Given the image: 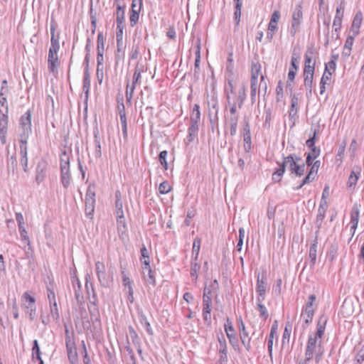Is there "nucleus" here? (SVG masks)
I'll return each instance as SVG.
<instances>
[{
	"mask_svg": "<svg viewBox=\"0 0 364 364\" xmlns=\"http://www.w3.org/2000/svg\"><path fill=\"white\" fill-rule=\"evenodd\" d=\"M318 171V169L316 168V166L311 165L310 171H309L306 176L303 179L302 183L300 185V188L302 187L304 185L313 181L317 176Z\"/></svg>",
	"mask_w": 364,
	"mask_h": 364,
	"instance_id": "27",
	"label": "nucleus"
},
{
	"mask_svg": "<svg viewBox=\"0 0 364 364\" xmlns=\"http://www.w3.org/2000/svg\"><path fill=\"white\" fill-rule=\"evenodd\" d=\"M139 13L140 11L131 10L129 19L132 25L136 24L137 23L139 18Z\"/></svg>",
	"mask_w": 364,
	"mask_h": 364,
	"instance_id": "50",
	"label": "nucleus"
},
{
	"mask_svg": "<svg viewBox=\"0 0 364 364\" xmlns=\"http://www.w3.org/2000/svg\"><path fill=\"white\" fill-rule=\"evenodd\" d=\"M21 239L25 240L28 244L29 243V237L28 236L27 231L26 230L24 225L18 227Z\"/></svg>",
	"mask_w": 364,
	"mask_h": 364,
	"instance_id": "54",
	"label": "nucleus"
},
{
	"mask_svg": "<svg viewBox=\"0 0 364 364\" xmlns=\"http://www.w3.org/2000/svg\"><path fill=\"white\" fill-rule=\"evenodd\" d=\"M281 18V14L280 11L277 10L274 11L270 18L269 24H268V31L267 35H270V38H272L275 33V31L277 30L278 27V23Z\"/></svg>",
	"mask_w": 364,
	"mask_h": 364,
	"instance_id": "15",
	"label": "nucleus"
},
{
	"mask_svg": "<svg viewBox=\"0 0 364 364\" xmlns=\"http://www.w3.org/2000/svg\"><path fill=\"white\" fill-rule=\"evenodd\" d=\"M22 298L26 303H28V305L26 306L27 308H32L34 306L36 299L29 294L28 291L24 292Z\"/></svg>",
	"mask_w": 364,
	"mask_h": 364,
	"instance_id": "38",
	"label": "nucleus"
},
{
	"mask_svg": "<svg viewBox=\"0 0 364 364\" xmlns=\"http://www.w3.org/2000/svg\"><path fill=\"white\" fill-rule=\"evenodd\" d=\"M0 107L3 109V112L6 110L7 113H9L7 99L5 96L0 97Z\"/></svg>",
	"mask_w": 364,
	"mask_h": 364,
	"instance_id": "55",
	"label": "nucleus"
},
{
	"mask_svg": "<svg viewBox=\"0 0 364 364\" xmlns=\"http://www.w3.org/2000/svg\"><path fill=\"white\" fill-rule=\"evenodd\" d=\"M119 114L122 123V132L124 138L127 137V120L124 104H122L121 107H119Z\"/></svg>",
	"mask_w": 364,
	"mask_h": 364,
	"instance_id": "25",
	"label": "nucleus"
},
{
	"mask_svg": "<svg viewBox=\"0 0 364 364\" xmlns=\"http://www.w3.org/2000/svg\"><path fill=\"white\" fill-rule=\"evenodd\" d=\"M21 123L23 125H31V113L29 111L26 113V115L21 117Z\"/></svg>",
	"mask_w": 364,
	"mask_h": 364,
	"instance_id": "53",
	"label": "nucleus"
},
{
	"mask_svg": "<svg viewBox=\"0 0 364 364\" xmlns=\"http://www.w3.org/2000/svg\"><path fill=\"white\" fill-rule=\"evenodd\" d=\"M360 217L359 205L355 203L354 204L351 213H350V233L353 235L357 229Z\"/></svg>",
	"mask_w": 364,
	"mask_h": 364,
	"instance_id": "16",
	"label": "nucleus"
},
{
	"mask_svg": "<svg viewBox=\"0 0 364 364\" xmlns=\"http://www.w3.org/2000/svg\"><path fill=\"white\" fill-rule=\"evenodd\" d=\"M172 191V186L168 181H164L159 186V192L161 195L167 194Z\"/></svg>",
	"mask_w": 364,
	"mask_h": 364,
	"instance_id": "32",
	"label": "nucleus"
},
{
	"mask_svg": "<svg viewBox=\"0 0 364 364\" xmlns=\"http://www.w3.org/2000/svg\"><path fill=\"white\" fill-rule=\"evenodd\" d=\"M95 210V200L93 198L91 199L90 202L86 200V208L85 211L87 214L92 215Z\"/></svg>",
	"mask_w": 364,
	"mask_h": 364,
	"instance_id": "47",
	"label": "nucleus"
},
{
	"mask_svg": "<svg viewBox=\"0 0 364 364\" xmlns=\"http://www.w3.org/2000/svg\"><path fill=\"white\" fill-rule=\"evenodd\" d=\"M284 161L282 162L280 167L277 168L272 174V181L274 182H280L285 172Z\"/></svg>",
	"mask_w": 364,
	"mask_h": 364,
	"instance_id": "29",
	"label": "nucleus"
},
{
	"mask_svg": "<svg viewBox=\"0 0 364 364\" xmlns=\"http://www.w3.org/2000/svg\"><path fill=\"white\" fill-rule=\"evenodd\" d=\"M290 335H291V326L290 325H287L285 328H284V331L283 332L282 342L284 343L286 339L287 341H289Z\"/></svg>",
	"mask_w": 364,
	"mask_h": 364,
	"instance_id": "56",
	"label": "nucleus"
},
{
	"mask_svg": "<svg viewBox=\"0 0 364 364\" xmlns=\"http://www.w3.org/2000/svg\"><path fill=\"white\" fill-rule=\"evenodd\" d=\"M360 176V169L359 168L353 169L348 177L347 187L350 190H354Z\"/></svg>",
	"mask_w": 364,
	"mask_h": 364,
	"instance_id": "23",
	"label": "nucleus"
},
{
	"mask_svg": "<svg viewBox=\"0 0 364 364\" xmlns=\"http://www.w3.org/2000/svg\"><path fill=\"white\" fill-rule=\"evenodd\" d=\"M336 60L337 57L336 55H333L331 60L326 63L324 70L334 73L336 68Z\"/></svg>",
	"mask_w": 364,
	"mask_h": 364,
	"instance_id": "34",
	"label": "nucleus"
},
{
	"mask_svg": "<svg viewBox=\"0 0 364 364\" xmlns=\"http://www.w3.org/2000/svg\"><path fill=\"white\" fill-rule=\"evenodd\" d=\"M225 331L231 344H235L237 342L235 328L232 321L229 318L227 319L225 323Z\"/></svg>",
	"mask_w": 364,
	"mask_h": 364,
	"instance_id": "22",
	"label": "nucleus"
},
{
	"mask_svg": "<svg viewBox=\"0 0 364 364\" xmlns=\"http://www.w3.org/2000/svg\"><path fill=\"white\" fill-rule=\"evenodd\" d=\"M200 119V106L198 104L194 105L193 113L191 116V121L194 124H197Z\"/></svg>",
	"mask_w": 364,
	"mask_h": 364,
	"instance_id": "36",
	"label": "nucleus"
},
{
	"mask_svg": "<svg viewBox=\"0 0 364 364\" xmlns=\"http://www.w3.org/2000/svg\"><path fill=\"white\" fill-rule=\"evenodd\" d=\"M317 246L318 239L317 237L313 241L309 248V257L311 259L312 264H315L317 257Z\"/></svg>",
	"mask_w": 364,
	"mask_h": 364,
	"instance_id": "28",
	"label": "nucleus"
},
{
	"mask_svg": "<svg viewBox=\"0 0 364 364\" xmlns=\"http://www.w3.org/2000/svg\"><path fill=\"white\" fill-rule=\"evenodd\" d=\"M144 70L142 68H139L137 65L135 68L134 73L133 75V79H132V84L129 85L128 84L126 87V98L127 101L130 102L132 97H133V93L134 92V90L136 88V86L137 84H139L141 82V73H143Z\"/></svg>",
	"mask_w": 364,
	"mask_h": 364,
	"instance_id": "7",
	"label": "nucleus"
},
{
	"mask_svg": "<svg viewBox=\"0 0 364 364\" xmlns=\"http://www.w3.org/2000/svg\"><path fill=\"white\" fill-rule=\"evenodd\" d=\"M50 313L54 319H58L59 311L58 309L57 301L55 303L50 304Z\"/></svg>",
	"mask_w": 364,
	"mask_h": 364,
	"instance_id": "43",
	"label": "nucleus"
},
{
	"mask_svg": "<svg viewBox=\"0 0 364 364\" xmlns=\"http://www.w3.org/2000/svg\"><path fill=\"white\" fill-rule=\"evenodd\" d=\"M90 87V77L88 73H85L83 78V89L88 92Z\"/></svg>",
	"mask_w": 364,
	"mask_h": 364,
	"instance_id": "51",
	"label": "nucleus"
},
{
	"mask_svg": "<svg viewBox=\"0 0 364 364\" xmlns=\"http://www.w3.org/2000/svg\"><path fill=\"white\" fill-rule=\"evenodd\" d=\"M140 262L141 263V269H143V267H147L151 266L149 255L146 256V257H140Z\"/></svg>",
	"mask_w": 364,
	"mask_h": 364,
	"instance_id": "62",
	"label": "nucleus"
},
{
	"mask_svg": "<svg viewBox=\"0 0 364 364\" xmlns=\"http://www.w3.org/2000/svg\"><path fill=\"white\" fill-rule=\"evenodd\" d=\"M168 151L166 150L161 151L159 154V161L165 171L168 170V162L166 161Z\"/></svg>",
	"mask_w": 364,
	"mask_h": 364,
	"instance_id": "37",
	"label": "nucleus"
},
{
	"mask_svg": "<svg viewBox=\"0 0 364 364\" xmlns=\"http://www.w3.org/2000/svg\"><path fill=\"white\" fill-rule=\"evenodd\" d=\"M66 349L68 359L71 364L79 363V356L77 350V346L75 344V339L70 338H68Z\"/></svg>",
	"mask_w": 364,
	"mask_h": 364,
	"instance_id": "12",
	"label": "nucleus"
},
{
	"mask_svg": "<svg viewBox=\"0 0 364 364\" xmlns=\"http://www.w3.org/2000/svg\"><path fill=\"white\" fill-rule=\"evenodd\" d=\"M316 132L314 131V135L312 137H310L306 141V146L309 147V148H313V147H315V143H316Z\"/></svg>",
	"mask_w": 364,
	"mask_h": 364,
	"instance_id": "57",
	"label": "nucleus"
},
{
	"mask_svg": "<svg viewBox=\"0 0 364 364\" xmlns=\"http://www.w3.org/2000/svg\"><path fill=\"white\" fill-rule=\"evenodd\" d=\"M262 65L259 62H252L251 64V78H250V95L252 102L255 101L258 92V79L260 76V81L264 80V75H262Z\"/></svg>",
	"mask_w": 364,
	"mask_h": 364,
	"instance_id": "3",
	"label": "nucleus"
},
{
	"mask_svg": "<svg viewBox=\"0 0 364 364\" xmlns=\"http://www.w3.org/2000/svg\"><path fill=\"white\" fill-rule=\"evenodd\" d=\"M344 15V8L342 6L337 7L336 15L333 22V27L336 32H339L342 26Z\"/></svg>",
	"mask_w": 364,
	"mask_h": 364,
	"instance_id": "21",
	"label": "nucleus"
},
{
	"mask_svg": "<svg viewBox=\"0 0 364 364\" xmlns=\"http://www.w3.org/2000/svg\"><path fill=\"white\" fill-rule=\"evenodd\" d=\"M200 244L201 240L199 237H196L193 240L192 253L195 255V259H196L198 257L200 250Z\"/></svg>",
	"mask_w": 364,
	"mask_h": 364,
	"instance_id": "39",
	"label": "nucleus"
},
{
	"mask_svg": "<svg viewBox=\"0 0 364 364\" xmlns=\"http://www.w3.org/2000/svg\"><path fill=\"white\" fill-rule=\"evenodd\" d=\"M299 56L293 54L291 58L290 66L287 75V87H291L299 70Z\"/></svg>",
	"mask_w": 364,
	"mask_h": 364,
	"instance_id": "10",
	"label": "nucleus"
},
{
	"mask_svg": "<svg viewBox=\"0 0 364 364\" xmlns=\"http://www.w3.org/2000/svg\"><path fill=\"white\" fill-rule=\"evenodd\" d=\"M303 20V6L302 4L300 3L297 4L293 12H292V17H291V32L294 35L296 34Z\"/></svg>",
	"mask_w": 364,
	"mask_h": 364,
	"instance_id": "8",
	"label": "nucleus"
},
{
	"mask_svg": "<svg viewBox=\"0 0 364 364\" xmlns=\"http://www.w3.org/2000/svg\"><path fill=\"white\" fill-rule=\"evenodd\" d=\"M313 51L306 52L304 55V65H316V61L313 59Z\"/></svg>",
	"mask_w": 364,
	"mask_h": 364,
	"instance_id": "41",
	"label": "nucleus"
},
{
	"mask_svg": "<svg viewBox=\"0 0 364 364\" xmlns=\"http://www.w3.org/2000/svg\"><path fill=\"white\" fill-rule=\"evenodd\" d=\"M122 274L123 285L128 288L129 294V299L132 303L134 301V296H133L134 291H133V288H132V282H131L129 277L128 276H127V274H125L124 270L122 271Z\"/></svg>",
	"mask_w": 364,
	"mask_h": 364,
	"instance_id": "26",
	"label": "nucleus"
},
{
	"mask_svg": "<svg viewBox=\"0 0 364 364\" xmlns=\"http://www.w3.org/2000/svg\"><path fill=\"white\" fill-rule=\"evenodd\" d=\"M211 304L212 299L210 296V291H208L207 293L205 290L203 299V316L205 321H210Z\"/></svg>",
	"mask_w": 364,
	"mask_h": 364,
	"instance_id": "14",
	"label": "nucleus"
},
{
	"mask_svg": "<svg viewBox=\"0 0 364 364\" xmlns=\"http://www.w3.org/2000/svg\"><path fill=\"white\" fill-rule=\"evenodd\" d=\"M298 105V99L294 95L291 98V106L290 109V114L291 112H294V113L296 112V106Z\"/></svg>",
	"mask_w": 364,
	"mask_h": 364,
	"instance_id": "64",
	"label": "nucleus"
},
{
	"mask_svg": "<svg viewBox=\"0 0 364 364\" xmlns=\"http://www.w3.org/2000/svg\"><path fill=\"white\" fill-rule=\"evenodd\" d=\"M41 350L38 346V343L37 340L33 341V346L32 348V356L33 358H36L38 360H39L40 364H43V361L41 358Z\"/></svg>",
	"mask_w": 364,
	"mask_h": 364,
	"instance_id": "31",
	"label": "nucleus"
},
{
	"mask_svg": "<svg viewBox=\"0 0 364 364\" xmlns=\"http://www.w3.org/2000/svg\"><path fill=\"white\" fill-rule=\"evenodd\" d=\"M277 101H281L284 97V83L279 80L275 89Z\"/></svg>",
	"mask_w": 364,
	"mask_h": 364,
	"instance_id": "35",
	"label": "nucleus"
},
{
	"mask_svg": "<svg viewBox=\"0 0 364 364\" xmlns=\"http://www.w3.org/2000/svg\"><path fill=\"white\" fill-rule=\"evenodd\" d=\"M244 102V97H237L235 100H231L230 97H228V105L230 106V112L231 114V117L230 119V134L231 135H234L236 132L237 122H238V117L236 115V112L237 108H241Z\"/></svg>",
	"mask_w": 364,
	"mask_h": 364,
	"instance_id": "4",
	"label": "nucleus"
},
{
	"mask_svg": "<svg viewBox=\"0 0 364 364\" xmlns=\"http://www.w3.org/2000/svg\"><path fill=\"white\" fill-rule=\"evenodd\" d=\"M59 50V38L55 36L54 32H53L50 38V47L48 55V66L50 72L55 75L58 73V68L60 65V60L58 57Z\"/></svg>",
	"mask_w": 364,
	"mask_h": 364,
	"instance_id": "2",
	"label": "nucleus"
},
{
	"mask_svg": "<svg viewBox=\"0 0 364 364\" xmlns=\"http://www.w3.org/2000/svg\"><path fill=\"white\" fill-rule=\"evenodd\" d=\"M95 272L100 282L105 286L108 285L109 282L105 272V265L102 262L97 261L95 263Z\"/></svg>",
	"mask_w": 364,
	"mask_h": 364,
	"instance_id": "17",
	"label": "nucleus"
},
{
	"mask_svg": "<svg viewBox=\"0 0 364 364\" xmlns=\"http://www.w3.org/2000/svg\"><path fill=\"white\" fill-rule=\"evenodd\" d=\"M117 228L119 230L125 231L127 229V223L124 218V215H122V218H117Z\"/></svg>",
	"mask_w": 364,
	"mask_h": 364,
	"instance_id": "44",
	"label": "nucleus"
},
{
	"mask_svg": "<svg viewBox=\"0 0 364 364\" xmlns=\"http://www.w3.org/2000/svg\"><path fill=\"white\" fill-rule=\"evenodd\" d=\"M142 278L147 285L155 286L156 277L151 266L141 269Z\"/></svg>",
	"mask_w": 364,
	"mask_h": 364,
	"instance_id": "18",
	"label": "nucleus"
},
{
	"mask_svg": "<svg viewBox=\"0 0 364 364\" xmlns=\"http://www.w3.org/2000/svg\"><path fill=\"white\" fill-rule=\"evenodd\" d=\"M267 289V277L264 272L262 274L259 273L257 276L256 282V291L258 294V297L260 301H264L265 299Z\"/></svg>",
	"mask_w": 364,
	"mask_h": 364,
	"instance_id": "11",
	"label": "nucleus"
},
{
	"mask_svg": "<svg viewBox=\"0 0 364 364\" xmlns=\"http://www.w3.org/2000/svg\"><path fill=\"white\" fill-rule=\"evenodd\" d=\"M241 9H242V6H240V4H237V5H235V11L234 13V16H235L236 25H238L240 21Z\"/></svg>",
	"mask_w": 364,
	"mask_h": 364,
	"instance_id": "48",
	"label": "nucleus"
},
{
	"mask_svg": "<svg viewBox=\"0 0 364 364\" xmlns=\"http://www.w3.org/2000/svg\"><path fill=\"white\" fill-rule=\"evenodd\" d=\"M328 205L327 201H321L319 208H318V219H320L322 220L325 217L326 210Z\"/></svg>",
	"mask_w": 364,
	"mask_h": 364,
	"instance_id": "40",
	"label": "nucleus"
},
{
	"mask_svg": "<svg viewBox=\"0 0 364 364\" xmlns=\"http://www.w3.org/2000/svg\"><path fill=\"white\" fill-rule=\"evenodd\" d=\"M327 318L325 316H321L317 323V331L314 335H310L308 338L305 356L306 360H310L316 354V362H318L322 353H319L321 338L324 333Z\"/></svg>",
	"mask_w": 364,
	"mask_h": 364,
	"instance_id": "1",
	"label": "nucleus"
},
{
	"mask_svg": "<svg viewBox=\"0 0 364 364\" xmlns=\"http://www.w3.org/2000/svg\"><path fill=\"white\" fill-rule=\"evenodd\" d=\"M23 145L21 146V154L22 155V160L24 161L25 164H27V147L26 141H22Z\"/></svg>",
	"mask_w": 364,
	"mask_h": 364,
	"instance_id": "49",
	"label": "nucleus"
},
{
	"mask_svg": "<svg viewBox=\"0 0 364 364\" xmlns=\"http://www.w3.org/2000/svg\"><path fill=\"white\" fill-rule=\"evenodd\" d=\"M257 309L259 312V316L264 319L266 320L268 318V311L265 306L262 304L263 301H259V298L257 299Z\"/></svg>",
	"mask_w": 364,
	"mask_h": 364,
	"instance_id": "30",
	"label": "nucleus"
},
{
	"mask_svg": "<svg viewBox=\"0 0 364 364\" xmlns=\"http://www.w3.org/2000/svg\"><path fill=\"white\" fill-rule=\"evenodd\" d=\"M284 165L288 166L291 174L296 176H301L305 173V164L301 159L294 155H289L284 159Z\"/></svg>",
	"mask_w": 364,
	"mask_h": 364,
	"instance_id": "5",
	"label": "nucleus"
},
{
	"mask_svg": "<svg viewBox=\"0 0 364 364\" xmlns=\"http://www.w3.org/2000/svg\"><path fill=\"white\" fill-rule=\"evenodd\" d=\"M276 334L269 333V339H268V343H267V348H268V352L269 354V356H272V348H273V343L274 340L276 337Z\"/></svg>",
	"mask_w": 364,
	"mask_h": 364,
	"instance_id": "46",
	"label": "nucleus"
},
{
	"mask_svg": "<svg viewBox=\"0 0 364 364\" xmlns=\"http://www.w3.org/2000/svg\"><path fill=\"white\" fill-rule=\"evenodd\" d=\"M6 110L3 112L0 107V139L2 144L6 142V134L8 132L9 116Z\"/></svg>",
	"mask_w": 364,
	"mask_h": 364,
	"instance_id": "13",
	"label": "nucleus"
},
{
	"mask_svg": "<svg viewBox=\"0 0 364 364\" xmlns=\"http://www.w3.org/2000/svg\"><path fill=\"white\" fill-rule=\"evenodd\" d=\"M48 298L50 304L56 302L55 294L50 289H48Z\"/></svg>",
	"mask_w": 364,
	"mask_h": 364,
	"instance_id": "63",
	"label": "nucleus"
},
{
	"mask_svg": "<svg viewBox=\"0 0 364 364\" xmlns=\"http://www.w3.org/2000/svg\"><path fill=\"white\" fill-rule=\"evenodd\" d=\"M333 73H331L328 71L323 72V74L321 77L320 84H327L328 85L331 80L332 75Z\"/></svg>",
	"mask_w": 364,
	"mask_h": 364,
	"instance_id": "42",
	"label": "nucleus"
},
{
	"mask_svg": "<svg viewBox=\"0 0 364 364\" xmlns=\"http://www.w3.org/2000/svg\"><path fill=\"white\" fill-rule=\"evenodd\" d=\"M357 36L353 33H348L343 49V54L346 56H349L351 53L352 48L354 43V39Z\"/></svg>",
	"mask_w": 364,
	"mask_h": 364,
	"instance_id": "24",
	"label": "nucleus"
},
{
	"mask_svg": "<svg viewBox=\"0 0 364 364\" xmlns=\"http://www.w3.org/2000/svg\"><path fill=\"white\" fill-rule=\"evenodd\" d=\"M97 63L98 65L103 62V55L105 53V38L102 33H99L97 38Z\"/></svg>",
	"mask_w": 364,
	"mask_h": 364,
	"instance_id": "19",
	"label": "nucleus"
},
{
	"mask_svg": "<svg viewBox=\"0 0 364 364\" xmlns=\"http://www.w3.org/2000/svg\"><path fill=\"white\" fill-rule=\"evenodd\" d=\"M282 279L281 278L278 279L276 282V286L274 287V290L275 293L278 295L282 293Z\"/></svg>",
	"mask_w": 364,
	"mask_h": 364,
	"instance_id": "58",
	"label": "nucleus"
},
{
	"mask_svg": "<svg viewBox=\"0 0 364 364\" xmlns=\"http://www.w3.org/2000/svg\"><path fill=\"white\" fill-rule=\"evenodd\" d=\"M200 266L197 263H194L192 265V268L191 270V277L196 280L198 277L197 271L199 269Z\"/></svg>",
	"mask_w": 364,
	"mask_h": 364,
	"instance_id": "60",
	"label": "nucleus"
},
{
	"mask_svg": "<svg viewBox=\"0 0 364 364\" xmlns=\"http://www.w3.org/2000/svg\"><path fill=\"white\" fill-rule=\"evenodd\" d=\"M345 150H346V145H343V146H341L339 149H338V154L336 155V158L338 160H340L341 161L343 160V158L344 156V154H345Z\"/></svg>",
	"mask_w": 364,
	"mask_h": 364,
	"instance_id": "61",
	"label": "nucleus"
},
{
	"mask_svg": "<svg viewBox=\"0 0 364 364\" xmlns=\"http://www.w3.org/2000/svg\"><path fill=\"white\" fill-rule=\"evenodd\" d=\"M116 15L117 25H122L124 21V11H117Z\"/></svg>",
	"mask_w": 364,
	"mask_h": 364,
	"instance_id": "59",
	"label": "nucleus"
},
{
	"mask_svg": "<svg viewBox=\"0 0 364 364\" xmlns=\"http://www.w3.org/2000/svg\"><path fill=\"white\" fill-rule=\"evenodd\" d=\"M141 6H142V0H132L131 10L141 11Z\"/></svg>",
	"mask_w": 364,
	"mask_h": 364,
	"instance_id": "52",
	"label": "nucleus"
},
{
	"mask_svg": "<svg viewBox=\"0 0 364 364\" xmlns=\"http://www.w3.org/2000/svg\"><path fill=\"white\" fill-rule=\"evenodd\" d=\"M117 218H122L124 215L122 201H115Z\"/></svg>",
	"mask_w": 364,
	"mask_h": 364,
	"instance_id": "45",
	"label": "nucleus"
},
{
	"mask_svg": "<svg viewBox=\"0 0 364 364\" xmlns=\"http://www.w3.org/2000/svg\"><path fill=\"white\" fill-rule=\"evenodd\" d=\"M316 295H310L307 304L304 307L301 316L303 318L306 324L310 323L313 320L315 312L314 305L316 301Z\"/></svg>",
	"mask_w": 364,
	"mask_h": 364,
	"instance_id": "9",
	"label": "nucleus"
},
{
	"mask_svg": "<svg viewBox=\"0 0 364 364\" xmlns=\"http://www.w3.org/2000/svg\"><path fill=\"white\" fill-rule=\"evenodd\" d=\"M303 76L304 85L307 88L311 89L313 84L314 73L303 72Z\"/></svg>",
	"mask_w": 364,
	"mask_h": 364,
	"instance_id": "33",
	"label": "nucleus"
},
{
	"mask_svg": "<svg viewBox=\"0 0 364 364\" xmlns=\"http://www.w3.org/2000/svg\"><path fill=\"white\" fill-rule=\"evenodd\" d=\"M363 23V14L358 11L355 14L349 33H353L354 36H358L360 33V28Z\"/></svg>",
	"mask_w": 364,
	"mask_h": 364,
	"instance_id": "20",
	"label": "nucleus"
},
{
	"mask_svg": "<svg viewBox=\"0 0 364 364\" xmlns=\"http://www.w3.org/2000/svg\"><path fill=\"white\" fill-rule=\"evenodd\" d=\"M71 152L64 150L60 156L61 181L65 187L70 184V161Z\"/></svg>",
	"mask_w": 364,
	"mask_h": 364,
	"instance_id": "6",
	"label": "nucleus"
}]
</instances>
